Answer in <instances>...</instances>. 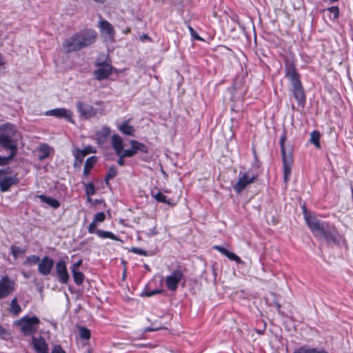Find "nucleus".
<instances>
[{"label":"nucleus","mask_w":353,"mask_h":353,"mask_svg":"<svg viewBox=\"0 0 353 353\" xmlns=\"http://www.w3.org/2000/svg\"><path fill=\"white\" fill-rule=\"evenodd\" d=\"M97 38V32L92 28H84L73 34L62 43L65 53L78 52L94 44Z\"/></svg>","instance_id":"nucleus-1"},{"label":"nucleus","mask_w":353,"mask_h":353,"mask_svg":"<svg viewBox=\"0 0 353 353\" xmlns=\"http://www.w3.org/2000/svg\"><path fill=\"white\" fill-rule=\"evenodd\" d=\"M305 219L307 225L315 236L323 237L329 245L339 244L341 236L334 225L321 221L313 216L305 215Z\"/></svg>","instance_id":"nucleus-2"},{"label":"nucleus","mask_w":353,"mask_h":353,"mask_svg":"<svg viewBox=\"0 0 353 353\" xmlns=\"http://www.w3.org/2000/svg\"><path fill=\"white\" fill-rule=\"evenodd\" d=\"M285 77L289 79L292 86V92L298 104L304 107L306 101L305 94L300 80V74L293 62L290 61L285 62Z\"/></svg>","instance_id":"nucleus-3"},{"label":"nucleus","mask_w":353,"mask_h":353,"mask_svg":"<svg viewBox=\"0 0 353 353\" xmlns=\"http://www.w3.org/2000/svg\"><path fill=\"white\" fill-rule=\"evenodd\" d=\"M19 138L20 133L14 124L6 123L0 125V145L5 150L17 152Z\"/></svg>","instance_id":"nucleus-4"},{"label":"nucleus","mask_w":353,"mask_h":353,"mask_svg":"<svg viewBox=\"0 0 353 353\" xmlns=\"http://www.w3.org/2000/svg\"><path fill=\"white\" fill-rule=\"evenodd\" d=\"M287 139L285 132L283 133L280 138V146L282 155V163L283 168V181L285 183H288L290 175L291 170L294 163L292 151L291 149L287 150L285 147V142Z\"/></svg>","instance_id":"nucleus-5"},{"label":"nucleus","mask_w":353,"mask_h":353,"mask_svg":"<svg viewBox=\"0 0 353 353\" xmlns=\"http://www.w3.org/2000/svg\"><path fill=\"white\" fill-rule=\"evenodd\" d=\"M41 321L36 316L28 315L21 317L14 322V324L20 327L21 332L26 336H34L37 333Z\"/></svg>","instance_id":"nucleus-6"},{"label":"nucleus","mask_w":353,"mask_h":353,"mask_svg":"<svg viewBox=\"0 0 353 353\" xmlns=\"http://www.w3.org/2000/svg\"><path fill=\"white\" fill-rule=\"evenodd\" d=\"M257 178V174L250 176L248 172L241 173V172L238 181L233 185V189L236 193H241L248 185L256 181Z\"/></svg>","instance_id":"nucleus-7"},{"label":"nucleus","mask_w":353,"mask_h":353,"mask_svg":"<svg viewBox=\"0 0 353 353\" xmlns=\"http://www.w3.org/2000/svg\"><path fill=\"white\" fill-rule=\"evenodd\" d=\"M15 282L6 275L0 279V299L9 296L15 290Z\"/></svg>","instance_id":"nucleus-8"},{"label":"nucleus","mask_w":353,"mask_h":353,"mask_svg":"<svg viewBox=\"0 0 353 353\" xmlns=\"http://www.w3.org/2000/svg\"><path fill=\"white\" fill-rule=\"evenodd\" d=\"M77 112L80 117L85 119H89L95 117L98 112L97 108H93L91 105L85 103L81 101L76 102Z\"/></svg>","instance_id":"nucleus-9"},{"label":"nucleus","mask_w":353,"mask_h":353,"mask_svg":"<svg viewBox=\"0 0 353 353\" xmlns=\"http://www.w3.org/2000/svg\"><path fill=\"white\" fill-rule=\"evenodd\" d=\"M95 65L98 68L93 72V74L98 81L106 79L112 72L113 68L108 63L97 62Z\"/></svg>","instance_id":"nucleus-10"},{"label":"nucleus","mask_w":353,"mask_h":353,"mask_svg":"<svg viewBox=\"0 0 353 353\" xmlns=\"http://www.w3.org/2000/svg\"><path fill=\"white\" fill-rule=\"evenodd\" d=\"M45 115L54 117L58 119H63L72 123H74V121L72 119V112L65 108H59L48 110L45 112Z\"/></svg>","instance_id":"nucleus-11"},{"label":"nucleus","mask_w":353,"mask_h":353,"mask_svg":"<svg viewBox=\"0 0 353 353\" xmlns=\"http://www.w3.org/2000/svg\"><path fill=\"white\" fill-rule=\"evenodd\" d=\"M55 270L59 283L67 284L70 280V275L67 270L66 262L59 260L55 264Z\"/></svg>","instance_id":"nucleus-12"},{"label":"nucleus","mask_w":353,"mask_h":353,"mask_svg":"<svg viewBox=\"0 0 353 353\" xmlns=\"http://www.w3.org/2000/svg\"><path fill=\"white\" fill-rule=\"evenodd\" d=\"M183 276V274L181 270L179 269L174 270L172 274L165 279L167 288L171 291H176Z\"/></svg>","instance_id":"nucleus-13"},{"label":"nucleus","mask_w":353,"mask_h":353,"mask_svg":"<svg viewBox=\"0 0 353 353\" xmlns=\"http://www.w3.org/2000/svg\"><path fill=\"white\" fill-rule=\"evenodd\" d=\"M54 260L48 256H45L39 260L38 272L43 276H48L51 273L54 266Z\"/></svg>","instance_id":"nucleus-14"},{"label":"nucleus","mask_w":353,"mask_h":353,"mask_svg":"<svg viewBox=\"0 0 353 353\" xmlns=\"http://www.w3.org/2000/svg\"><path fill=\"white\" fill-rule=\"evenodd\" d=\"M32 345L37 353H48V344L43 337H32Z\"/></svg>","instance_id":"nucleus-15"},{"label":"nucleus","mask_w":353,"mask_h":353,"mask_svg":"<svg viewBox=\"0 0 353 353\" xmlns=\"http://www.w3.org/2000/svg\"><path fill=\"white\" fill-rule=\"evenodd\" d=\"M18 183V179L14 176H5L0 182V190L1 192L8 191L10 188Z\"/></svg>","instance_id":"nucleus-16"},{"label":"nucleus","mask_w":353,"mask_h":353,"mask_svg":"<svg viewBox=\"0 0 353 353\" xmlns=\"http://www.w3.org/2000/svg\"><path fill=\"white\" fill-rule=\"evenodd\" d=\"M288 353H290L288 352ZM291 353H328L323 350H319L308 345H303L295 348Z\"/></svg>","instance_id":"nucleus-17"},{"label":"nucleus","mask_w":353,"mask_h":353,"mask_svg":"<svg viewBox=\"0 0 353 353\" xmlns=\"http://www.w3.org/2000/svg\"><path fill=\"white\" fill-rule=\"evenodd\" d=\"M151 195L158 202L165 203L171 206H174L176 204L175 202L170 199H168V197L159 190L156 192L154 190H152Z\"/></svg>","instance_id":"nucleus-18"},{"label":"nucleus","mask_w":353,"mask_h":353,"mask_svg":"<svg viewBox=\"0 0 353 353\" xmlns=\"http://www.w3.org/2000/svg\"><path fill=\"white\" fill-rule=\"evenodd\" d=\"M111 144L117 154H120L123 152V142L119 135L114 134L112 137Z\"/></svg>","instance_id":"nucleus-19"},{"label":"nucleus","mask_w":353,"mask_h":353,"mask_svg":"<svg viewBox=\"0 0 353 353\" xmlns=\"http://www.w3.org/2000/svg\"><path fill=\"white\" fill-rule=\"evenodd\" d=\"M110 133L111 130L109 127H103V128L100 131H98L96 133L97 143L99 144L104 143L107 140L108 137L110 136Z\"/></svg>","instance_id":"nucleus-20"},{"label":"nucleus","mask_w":353,"mask_h":353,"mask_svg":"<svg viewBox=\"0 0 353 353\" xmlns=\"http://www.w3.org/2000/svg\"><path fill=\"white\" fill-rule=\"evenodd\" d=\"M97 162V157L96 156L90 157L86 159L83 171V175L85 177H87L90 174L91 170L93 168Z\"/></svg>","instance_id":"nucleus-21"},{"label":"nucleus","mask_w":353,"mask_h":353,"mask_svg":"<svg viewBox=\"0 0 353 353\" xmlns=\"http://www.w3.org/2000/svg\"><path fill=\"white\" fill-rule=\"evenodd\" d=\"M52 148L46 143L40 144L38 148V159L43 161L47 159L50 154Z\"/></svg>","instance_id":"nucleus-22"},{"label":"nucleus","mask_w":353,"mask_h":353,"mask_svg":"<svg viewBox=\"0 0 353 353\" xmlns=\"http://www.w3.org/2000/svg\"><path fill=\"white\" fill-rule=\"evenodd\" d=\"M99 27L101 31L105 32L109 36L113 37L114 35V30L113 26L106 20H101L99 23Z\"/></svg>","instance_id":"nucleus-23"},{"label":"nucleus","mask_w":353,"mask_h":353,"mask_svg":"<svg viewBox=\"0 0 353 353\" xmlns=\"http://www.w3.org/2000/svg\"><path fill=\"white\" fill-rule=\"evenodd\" d=\"M37 196L40 199V200L42 202L46 203V204L49 205L54 209H57L60 207V202L56 199H53L50 196H48L44 194H40L38 195Z\"/></svg>","instance_id":"nucleus-24"},{"label":"nucleus","mask_w":353,"mask_h":353,"mask_svg":"<svg viewBox=\"0 0 353 353\" xmlns=\"http://www.w3.org/2000/svg\"><path fill=\"white\" fill-rule=\"evenodd\" d=\"M130 145L135 150L136 154L139 151L145 154H148L149 152L148 147L143 143H140L136 140H131Z\"/></svg>","instance_id":"nucleus-25"},{"label":"nucleus","mask_w":353,"mask_h":353,"mask_svg":"<svg viewBox=\"0 0 353 353\" xmlns=\"http://www.w3.org/2000/svg\"><path fill=\"white\" fill-rule=\"evenodd\" d=\"M119 130L124 134L134 136L135 130L133 126L129 125V121H125L120 125Z\"/></svg>","instance_id":"nucleus-26"},{"label":"nucleus","mask_w":353,"mask_h":353,"mask_svg":"<svg viewBox=\"0 0 353 353\" xmlns=\"http://www.w3.org/2000/svg\"><path fill=\"white\" fill-rule=\"evenodd\" d=\"M96 234L97 236L101 239H110L114 241H121L118 236H117L114 234L109 231H104L102 230H97Z\"/></svg>","instance_id":"nucleus-27"},{"label":"nucleus","mask_w":353,"mask_h":353,"mask_svg":"<svg viewBox=\"0 0 353 353\" xmlns=\"http://www.w3.org/2000/svg\"><path fill=\"white\" fill-rule=\"evenodd\" d=\"M72 154L74 157V161L73 163V166L76 168H80L84 159V157L83 155H81V153L79 152V148H76L72 151Z\"/></svg>","instance_id":"nucleus-28"},{"label":"nucleus","mask_w":353,"mask_h":353,"mask_svg":"<svg viewBox=\"0 0 353 353\" xmlns=\"http://www.w3.org/2000/svg\"><path fill=\"white\" fill-rule=\"evenodd\" d=\"M10 153L8 157L1 156L0 155V166H6L10 164V161L14 159V157L17 155V152L10 150Z\"/></svg>","instance_id":"nucleus-29"},{"label":"nucleus","mask_w":353,"mask_h":353,"mask_svg":"<svg viewBox=\"0 0 353 353\" xmlns=\"http://www.w3.org/2000/svg\"><path fill=\"white\" fill-rule=\"evenodd\" d=\"M71 272H72V276L74 279V282L75 283V284L77 285H81L83 283L84 279H85L84 274L79 270H73V271H71Z\"/></svg>","instance_id":"nucleus-30"},{"label":"nucleus","mask_w":353,"mask_h":353,"mask_svg":"<svg viewBox=\"0 0 353 353\" xmlns=\"http://www.w3.org/2000/svg\"><path fill=\"white\" fill-rule=\"evenodd\" d=\"M39 260L40 258L39 256L32 254L26 257V260L23 262V265L25 266L39 265Z\"/></svg>","instance_id":"nucleus-31"},{"label":"nucleus","mask_w":353,"mask_h":353,"mask_svg":"<svg viewBox=\"0 0 353 353\" xmlns=\"http://www.w3.org/2000/svg\"><path fill=\"white\" fill-rule=\"evenodd\" d=\"M118 173L117 169L114 166H111L106 174V176L105 178V182L106 185H109V180L114 178Z\"/></svg>","instance_id":"nucleus-32"},{"label":"nucleus","mask_w":353,"mask_h":353,"mask_svg":"<svg viewBox=\"0 0 353 353\" xmlns=\"http://www.w3.org/2000/svg\"><path fill=\"white\" fill-rule=\"evenodd\" d=\"M21 311L20 305L17 303V298L14 297L10 303V312L14 315H18Z\"/></svg>","instance_id":"nucleus-33"},{"label":"nucleus","mask_w":353,"mask_h":353,"mask_svg":"<svg viewBox=\"0 0 353 353\" xmlns=\"http://www.w3.org/2000/svg\"><path fill=\"white\" fill-rule=\"evenodd\" d=\"M320 133L317 130H314L310 134V141L317 148L321 147L320 145Z\"/></svg>","instance_id":"nucleus-34"},{"label":"nucleus","mask_w":353,"mask_h":353,"mask_svg":"<svg viewBox=\"0 0 353 353\" xmlns=\"http://www.w3.org/2000/svg\"><path fill=\"white\" fill-rule=\"evenodd\" d=\"M11 254L14 259H17L20 254H23L26 252V250L16 245H12L10 247Z\"/></svg>","instance_id":"nucleus-35"},{"label":"nucleus","mask_w":353,"mask_h":353,"mask_svg":"<svg viewBox=\"0 0 353 353\" xmlns=\"http://www.w3.org/2000/svg\"><path fill=\"white\" fill-rule=\"evenodd\" d=\"M79 336L81 339L88 340L90 338V331L85 327L79 326Z\"/></svg>","instance_id":"nucleus-36"},{"label":"nucleus","mask_w":353,"mask_h":353,"mask_svg":"<svg viewBox=\"0 0 353 353\" xmlns=\"http://www.w3.org/2000/svg\"><path fill=\"white\" fill-rule=\"evenodd\" d=\"M85 186V194L89 197L95 194L96 189L94 183L92 182H90L88 183H83Z\"/></svg>","instance_id":"nucleus-37"},{"label":"nucleus","mask_w":353,"mask_h":353,"mask_svg":"<svg viewBox=\"0 0 353 353\" xmlns=\"http://www.w3.org/2000/svg\"><path fill=\"white\" fill-rule=\"evenodd\" d=\"M324 11L329 12L330 14H333V17H330V19L332 20H335L339 17V8L338 6H332L327 9H325Z\"/></svg>","instance_id":"nucleus-38"},{"label":"nucleus","mask_w":353,"mask_h":353,"mask_svg":"<svg viewBox=\"0 0 353 353\" xmlns=\"http://www.w3.org/2000/svg\"><path fill=\"white\" fill-rule=\"evenodd\" d=\"M130 252L134 253V254H139V255H143V256H151L152 255V252H146L145 250L141 249V248H136V247H132L130 250Z\"/></svg>","instance_id":"nucleus-39"},{"label":"nucleus","mask_w":353,"mask_h":353,"mask_svg":"<svg viewBox=\"0 0 353 353\" xmlns=\"http://www.w3.org/2000/svg\"><path fill=\"white\" fill-rule=\"evenodd\" d=\"M105 214L103 212H97L94 215V219H93L94 222H96L97 223L103 222L105 221Z\"/></svg>","instance_id":"nucleus-40"},{"label":"nucleus","mask_w":353,"mask_h":353,"mask_svg":"<svg viewBox=\"0 0 353 353\" xmlns=\"http://www.w3.org/2000/svg\"><path fill=\"white\" fill-rule=\"evenodd\" d=\"M226 257H228L231 261H236L239 264L243 263L242 260L241 259V258L239 256H237L236 254H235L234 253H233L230 251H229Z\"/></svg>","instance_id":"nucleus-41"},{"label":"nucleus","mask_w":353,"mask_h":353,"mask_svg":"<svg viewBox=\"0 0 353 353\" xmlns=\"http://www.w3.org/2000/svg\"><path fill=\"white\" fill-rule=\"evenodd\" d=\"M188 29L190 32V34L194 40L196 41H202L203 39L199 35V34L194 30V29L190 26H188Z\"/></svg>","instance_id":"nucleus-42"},{"label":"nucleus","mask_w":353,"mask_h":353,"mask_svg":"<svg viewBox=\"0 0 353 353\" xmlns=\"http://www.w3.org/2000/svg\"><path fill=\"white\" fill-rule=\"evenodd\" d=\"M163 292V290H150V291H148V292H143L141 293V296H148V297H150L152 296H154L155 294H161Z\"/></svg>","instance_id":"nucleus-43"},{"label":"nucleus","mask_w":353,"mask_h":353,"mask_svg":"<svg viewBox=\"0 0 353 353\" xmlns=\"http://www.w3.org/2000/svg\"><path fill=\"white\" fill-rule=\"evenodd\" d=\"M136 154L135 150L131 146V149L123 150L122 152L123 157H132Z\"/></svg>","instance_id":"nucleus-44"},{"label":"nucleus","mask_w":353,"mask_h":353,"mask_svg":"<svg viewBox=\"0 0 353 353\" xmlns=\"http://www.w3.org/2000/svg\"><path fill=\"white\" fill-rule=\"evenodd\" d=\"M79 152L81 153V155H83V157H85L88 154L93 152V151L92 150V147L91 146H88V147H85V148H83L82 150L79 149Z\"/></svg>","instance_id":"nucleus-45"},{"label":"nucleus","mask_w":353,"mask_h":353,"mask_svg":"<svg viewBox=\"0 0 353 353\" xmlns=\"http://www.w3.org/2000/svg\"><path fill=\"white\" fill-rule=\"evenodd\" d=\"M213 249L218 250L219 252H221L224 256H227L229 250H228L226 248L220 246V245H214L213 246Z\"/></svg>","instance_id":"nucleus-46"},{"label":"nucleus","mask_w":353,"mask_h":353,"mask_svg":"<svg viewBox=\"0 0 353 353\" xmlns=\"http://www.w3.org/2000/svg\"><path fill=\"white\" fill-rule=\"evenodd\" d=\"M97 224V223L94 222V221L93 220L92 221V223L89 225V226L88 228V231L90 234L96 233Z\"/></svg>","instance_id":"nucleus-47"},{"label":"nucleus","mask_w":353,"mask_h":353,"mask_svg":"<svg viewBox=\"0 0 353 353\" xmlns=\"http://www.w3.org/2000/svg\"><path fill=\"white\" fill-rule=\"evenodd\" d=\"M11 173V169L10 168L7 169H0V182L8 174Z\"/></svg>","instance_id":"nucleus-48"},{"label":"nucleus","mask_w":353,"mask_h":353,"mask_svg":"<svg viewBox=\"0 0 353 353\" xmlns=\"http://www.w3.org/2000/svg\"><path fill=\"white\" fill-rule=\"evenodd\" d=\"M51 353H66L60 345H56L53 347Z\"/></svg>","instance_id":"nucleus-49"},{"label":"nucleus","mask_w":353,"mask_h":353,"mask_svg":"<svg viewBox=\"0 0 353 353\" xmlns=\"http://www.w3.org/2000/svg\"><path fill=\"white\" fill-rule=\"evenodd\" d=\"M82 263H83V259H79L76 263H74L70 267L71 271H73V270H78V268L82 265Z\"/></svg>","instance_id":"nucleus-50"},{"label":"nucleus","mask_w":353,"mask_h":353,"mask_svg":"<svg viewBox=\"0 0 353 353\" xmlns=\"http://www.w3.org/2000/svg\"><path fill=\"white\" fill-rule=\"evenodd\" d=\"M253 153L254 157V163H253V166L256 167V168H259L261 166V163L258 159L255 150H253Z\"/></svg>","instance_id":"nucleus-51"},{"label":"nucleus","mask_w":353,"mask_h":353,"mask_svg":"<svg viewBox=\"0 0 353 353\" xmlns=\"http://www.w3.org/2000/svg\"><path fill=\"white\" fill-rule=\"evenodd\" d=\"M161 329H163V327H148L145 328L144 332H155V331H157V330H159Z\"/></svg>","instance_id":"nucleus-52"},{"label":"nucleus","mask_w":353,"mask_h":353,"mask_svg":"<svg viewBox=\"0 0 353 353\" xmlns=\"http://www.w3.org/2000/svg\"><path fill=\"white\" fill-rule=\"evenodd\" d=\"M117 155L119 157V159L118 160V164L121 166L123 165H124L123 159L125 158V157H123L122 152H121L120 154H117Z\"/></svg>","instance_id":"nucleus-53"},{"label":"nucleus","mask_w":353,"mask_h":353,"mask_svg":"<svg viewBox=\"0 0 353 353\" xmlns=\"http://www.w3.org/2000/svg\"><path fill=\"white\" fill-rule=\"evenodd\" d=\"M8 334V331L6 328L0 325V336H3Z\"/></svg>","instance_id":"nucleus-54"},{"label":"nucleus","mask_w":353,"mask_h":353,"mask_svg":"<svg viewBox=\"0 0 353 353\" xmlns=\"http://www.w3.org/2000/svg\"><path fill=\"white\" fill-rule=\"evenodd\" d=\"M5 64L4 58L3 55L0 53V67Z\"/></svg>","instance_id":"nucleus-55"},{"label":"nucleus","mask_w":353,"mask_h":353,"mask_svg":"<svg viewBox=\"0 0 353 353\" xmlns=\"http://www.w3.org/2000/svg\"><path fill=\"white\" fill-rule=\"evenodd\" d=\"M275 305H276V308H277L278 311L279 312V311H280V309H281V304H280V303H279L278 302H276V303H275Z\"/></svg>","instance_id":"nucleus-56"},{"label":"nucleus","mask_w":353,"mask_h":353,"mask_svg":"<svg viewBox=\"0 0 353 353\" xmlns=\"http://www.w3.org/2000/svg\"><path fill=\"white\" fill-rule=\"evenodd\" d=\"M143 267H144L146 270H150V268H149L148 265L145 264V265H143Z\"/></svg>","instance_id":"nucleus-57"},{"label":"nucleus","mask_w":353,"mask_h":353,"mask_svg":"<svg viewBox=\"0 0 353 353\" xmlns=\"http://www.w3.org/2000/svg\"><path fill=\"white\" fill-rule=\"evenodd\" d=\"M148 38H149V37L147 34L144 35V39H148Z\"/></svg>","instance_id":"nucleus-58"},{"label":"nucleus","mask_w":353,"mask_h":353,"mask_svg":"<svg viewBox=\"0 0 353 353\" xmlns=\"http://www.w3.org/2000/svg\"><path fill=\"white\" fill-rule=\"evenodd\" d=\"M153 234H157V232L152 231Z\"/></svg>","instance_id":"nucleus-59"},{"label":"nucleus","mask_w":353,"mask_h":353,"mask_svg":"<svg viewBox=\"0 0 353 353\" xmlns=\"http://www.w3.org/2000/svg\"><path fill=\"white\" fill-rule=\"evenodd\" d=\"M153 234H157V232L152 231Z\"/></svg>","instance_id":"nucleus-60"}]
</instances>
